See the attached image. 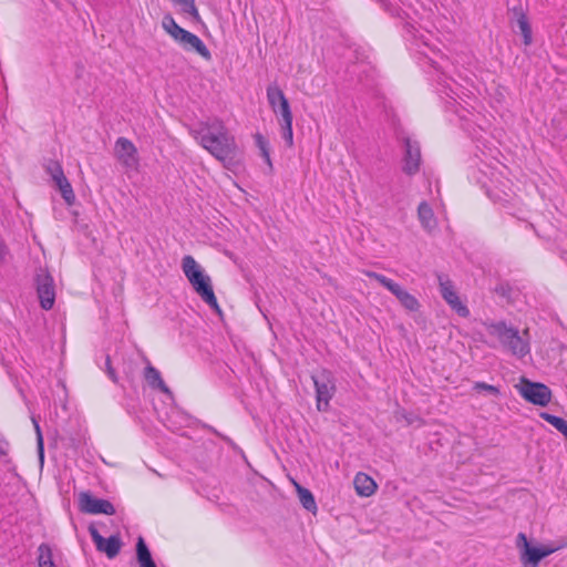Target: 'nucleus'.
Segmentation results:
<instances>
[{
  "label": "nucleus",
  "instance_id": "1",
  "mask_svg": "<svg viewBox=\"0 0 567 567\" xmlns=\"http://www.w3.org/2000/svg\"><path fill=\"white\" fill-rule=\"evenodd\" d=\"M189 133L203 148L225 165L234 159L237 144L220 120L200 122L192 126Z\"/></svg>",
  "mask_w": 567,
  "mask_h": 567
},
{
  "label": "nucleus",
  "instance_id": "2",
  "mask_svg": "<svg viewBox=\"0 0 567 567\" xmlns=\"http://www.w3.org/2000/svg\"><path fill=\"white\" fill-rule=\"evenodd\" d=\"M182 269L195 292L212 309L220 313L217 298L214 293L212 279L200 265L189 255L182 259Z\"/></svg>",
  "mask_w": 567,
  "mask_h": 567
},
{
  "label": "nucleus",
  "instance_id": "3",
  "mask_svg": "<svg viewBox=\"0 0 567 567\" xmlns=\"http://www.w3.org/2000/svg\"><path fill=\"white\" fill-rule=\"evenodd\" d=\"M486 331L489 336L497 338L502 347L511 354L517 358H524L530 351L528 331L525 330L523 336L514 327H508L505 321L484 322Z\"/></svg>",
  "mask_w": 567,
  "mask_h": 567
},
{
  "label": "nucleus",
  "instance_id": "4",
  "mask_svg": "<svg viewBox=\"0 0 567 567\" xmlns=\"http://www.w3.org/2000/svg\"><path fill=\"white\" fill-rule=\"evenodd\" d=\"M517 546L520 549L523 563L533 566H536L543 558L560 548V546H554L551 544H533L523 533H519L517 536Z\"/></svg>",
  "mask_w": 567,
  "mask_h": 567
},
{
  "label": "nucleus",
  "instance_id": "5",
  "mask_svg": "<svg viewBox=\"0 0 567 567\" xmlns=\"http://www.w3.org/2000/svg\"><path fill=\"white\" fill-rule=\"evenodd\" d=\"M519 394L529 403L546 406L551 401V390L544 383L533 382L522 378L518 386Z\"/></svg>",
  "mask_w": 567,
  "mask_h": 567
},
{
  "label": "nucleus",
  "instance_id": "6",
  "mask_svg": "<svg viewBox=\"0 0 567 567\" xmlns=\"http://www.w3.org/2000/svg\"><path fill=\"white\" fill-rule=\"evenodd\" d=\"M440 292L446 303L462 318L470 316L468 308L461 301L452 280L442 274L437 275Z\"/></svg>",
  "mask_w": 567,
  "mask_h": 567
},
{
  "label": "nucleus",
  "instance_id": "7",
  "mask_svg": "<svg viewBox=\"0 0 567 567\" xmlns=\"http://www.w3.org/2000/svg\"><path fill=\"white\" fill-rule=\"evenodd\" d=\"M312 381L316 388L317 408L319 411H326L334 393L332 378L329 372L321 371L312 375Z\"/></svg>",
  "mask_w": 567,
  "mask_h": 567
},
{
  "label": "nucleus",
  "instance_id": "8",
  "mask_svg": "<svg viewBox=\"0 0 567 567\" xmlns=\"http://www.w3.org/2000/svg\"><path fill=\"white\" fill-rule=\"evenodd\" d=\"M80 511L87 514H115L113 504L106 499L96 498L89 492H83L79 496Z\"/></svg>",
  "mask_w": 567,
  "mask_h": 567
},
{
  "label": "nucleus",
  "instance_id": "9",
  "mask_svg": "<svg viewBox=\"0 0 567 567\" xmlns=\"http://www.w3.org/2000/svg\"><path fill=\"white\" fill-rule=\"evenodd\" d=\"M404 156L402 171L413 176L420 171L421 165V150L416 141H412L410 137H404Z\"/></svg>",
  "mask_w": 567,
  "mask_h": 567
},
{
  "label": "nucleus",
  "instance_id": "10",
  "mask_svg": "<svg viewBox=\"0 0 567 567\" xmlns=\"http://www.w3.org/2000/svg\"><path fill=\"white\" fill-rule=\"evenodd\" d=\"M116 158L126 168L136 169L138 166V154L135 145L125 137H118L115 142Z\"/></svg>",
  "mask_w": 567,
  "mask_h": 567
},
{
  "label": "nucleus",
  "instance_id": "11",
  "mask_svg": "<svg viewBox=\"0 0 567 567\" xmlns=\"http://www.w3.org/2000/svg\"><path fill=\"white\" fill-rule=\"evenodd\" d=\"M37 291L40 305L44 310H50L55 301L53 279L44 271L37 275Z\"/></svg>",
  "mask_w": 567,
  "mask_h": 567
},
{
  "label": "nucleus",
  "instance_id": "12",
  "mask_svg": "<svg viewBox=\"0 0 567 567\" xmlns=\"http://www.w3.org/2000/svg\"><path fill=\"white\" fill-rule=\"evenodd\" d=\"M174 40L178 42L184 50L195 51L205 60L212 59L210 51L196 34L184 29Z\"/></svg>",
  "mask_w": 567,
  "mask_h": 567
},
{
  "label": "nucleus",
  "instance_id": "13",
  "mask_svg": "<svg viewBox=\"0 0 567 567\" xmlns=\"http://www.w3.org/2000/svg\"><path fill=\"white\" fill-rule=\"evenodd\" d=\"M92 539L100 551L105 553L110 558L115 557L121 549V539L117 536L104 538L96 529H91Z\"/></svg>",
  "mask_w": 567,
  "mask_h": 567
},
{
  "label": "nucleus",
  "instance_id": "14",
  "mask_svg": "<svg viewBox=\"0 0 567 567\" xmlns=\"http://www.w3.org/2000/svg\"><path fill=\"white\" fill-rule=\"evenodd\" d=\"M512 12L516 19V27L518 29V32L523 37V43L525 45H530L533 42V32L526 13L524 12L520 6L514 7L512 9Z\"/></svg>",
  "mask_w": 567,
  "mask_h": 567
},
{
  "label": "nucleus",
  "instance_id": "15",
  "mask_svg": "<svg viewBox=\"0 0 567 567\" xmlns=\"http://www.w3.org/2000/svg\"><path fill=\"white\" fill-rule=\"evenodd\" d=\"M144 379L152 389L158 390V391L167 394L168 396L173 395L171 390L168 389V386L163 381L161 372L156 368H154L151 363H147V365L145 368Z\"/></svg>",
  "mask_w": 567,
  "mask_h": 567
},
{
  "label": "nucleus",
  "instance_id": "16",
  "mask_svg": "<svg viewBox=\"0 0 567 567\" xmlns=\"http://www.w3.org/2000/svg\"><path fill=\"white\" fill-rule=\"evenodd\" d=\"M378 484L365 473H357V495L369 497L375 493Z\"/></svg>",
  "mask_w": 567,
  "mask_h": 567
},
{
  "label": "nucleus",
  "instance_id": "17",
  "mask_svg": "<svg viewBox=\"0 0 567 567\" xmlns=\"http://www.w3.org/2000/svg\"><path fill=\"white\" fill-rule=\"evenodd\" d=\"M396 299L401 302V305L409 311H417L420 308L419 300L403 289L400 285L396 286L395 290L392 292Z\"/></svg>",
  "mask_w": 567,
  "mask_h": 567
},
{
  "label": "nucleus",
  "instance_id": "18",
  "mask_svg": "<svg viewBox=\"0 0 567 567\" xmlns=\"http://www.w3.org/2000/svg\"><path fill=\"white\" fill-rule=\"evenodd\" d=\"M417 216H419V219H420L422 226L425 229L430 230L435 227L436 220L434 217L433 209L426 202L420 203V205L417 207Z\"/></svg>",
  "mask_w": 567,
  "mask_h": 567
},
{
  "label": "nucleus",
  "instance_id": "19",
  "mask_svg": "<svg viewBox=\"0 0 567 567\" xmlns=\"http://www.w3.org/2000/svg\"><path fill=\"white\" fill-rule=\"evenodd\" d=\"M136 556L140 564V567H156L151 551L144 542L143 537H138L136 543Z\"/></svg>",
  "mask_w": 567,
  "mask_h": 567
},
{
  "label": "nucleus",
  "instance_id": "20",
  "mask_svg": "<svg viewBox=\"0 0 567 567\" xmlns=\"http://www.w3.org/2000/svg\"><path fill=\"white\" fill-rule=\"evenodd\" d=\"M39 567H55L59 563L53 549L48 544H41L38 548Z\"/></svg>",
  "mask_w": 567,
  "mask_h": 567
},
{
  "label": "nucleus",
  "instance_id": "21",
  "mask_svg": "<svg viewBox=\"0 0 567 567\" xmlns=\"http://www.w3.org/2000/svg\"><path fill=\"white\" fill-rule=\"evenodd\" d=\"M54 183L65 203L69 206H72L75 203V195L65 175L56 179Z\"/></svg>",
  "mask_w": 567,
  "mask_h": 567
},
{
  "label": "nucleus",
  "instance_id": "22",
  "mask_svg": "<svg viewBox=\"0 0 567 567\" xmlns=\"http://www.w3.org/2000/svg\"><path fill=\"white\" fill-rule=\"evenodd\" d=\"M267 101L271 111L276 110L282 100L287 99L282 90L276 84H269L266 90Z\"/></svg>",
  "mask_w": 567,
  "mask_h": 567
},
{
  "label": "nucleus",
  "instance_id": "23",
  "mask_svg": "<svg viewBox=\"0 0 567 567\" xmlns=\"http://www.w3.org/2000/svg\"><path fill=\"white\" fill-rule=\"evenodd\" d=\"M296 486H297L299 501L302 504V506L307 511L315 512L317 509V505H316V501H315L312 493L309 489H307L298 484Z\"/></svg>",
  "mask_w": 567,
  "mask_h": 567
},
{
  "label": "nucleus",
  "instance_id": "24",
  "mask_svg": "<svg viewBox=\"0 0 567 567\" xmlns=\"http://www.w3.org/2000/svg\"><path fill=\"white\" fill-rule=\"evenodd\" d=\"M272 112L277 116L278 123L292 122V112L287 99L282 100Z\"/></svg>",
  "mask_w": 567,
  "mask_h": 567
},
{
  "label": "nucleus",
  "instance_id": "25",
  "mask_svg": "<svg viewBox=\"0 0 567 567\" xmlns=\"http://www.w3.org/2000/svg\"><path fill=\"white\" fill-rule=\"evenodd\" d=\"M540 417L553 425L557 431L564 434L567 430V420L561 416L550 414L548 412H542Z\"/></svg>",
  "mask_w": 567,
  "mask_h": 567
},
{
  "label": "nucleus",
  "instance_id": "26",
  "mask_svg": "<svg viewBox=\"0 0 567 567\" xmlns=\"http://www.w3.org/2000/svg\"><path fill=\"white\" fill-rule=\"evenodd\" d=\"M355 61H357V65L359 63L361 64H367V68H364L362 70L363 73L367 74V76H372V74L374 73L375 69L374 66L372 65V61H371V52H359V50L357 49V58H355Z\"/></svg>",
  "mask_w": 567,
  "mask_h": 567
},
{
  "label": "nucleus",
  "instance_id": "27",
  "mask_svg": "<svg viewBox=\"0 0 567 567\" xmlns=\"http://www.w3.org/2000/svg\"><path fill=\"white\" fill-rule=\"evenodd\" d=\"M256 145L260 151L261 156L269 167L272 166L270 153H269V143L268 141L259 133L255 135Z\"/></svg>",
  "mask_w": 567,
  "mask_h": 567
},
{
  "label": "nucleus",
  "instance_id": "28",
  "mask_svg": "<svg viewBox=\"0 0 567 567\" xmlns=\"http://www.w3.org/2000/svg\"><path fill=\"white\" fill-rule=\"evenodd\" d=\"M395 420L398 422L404 421L406 425H413L415 423L419 425L423 424V420L420 416L413 413H409L404 409L395 411Z\"/></svg>",
  "mask_w": 567,
  "mask_h": 567
},
{
  "label": "nucleus",
  "instance_id": "29",
  "mask_svg": "<svg viewBox=\"0 0 567 567\" xmlns=\"http://www.w3.org/2000/svg\"><path fill=\"white\" fill-rule=\"evenodd\" d=\"M162 25L164 30L173 38H177V35L184 30L179 27L173 17L166 16L163 19Z\"/></svg>",
  "mask_w": 567,
  "mask_h": 567
},
{
  "label": "nucleus",
  "instance_id": "30",
  "mask_svg": "<svg viewBox=\"0 0 567 567\" xmlns=\"http://www.w3.org/2000/svg\"><path fill=\"white\" fill-rule=\"evenodd\" d=\"M365 274L369 277L374 278L380 285H382L384 288H386L391 292H393V290H395L396 286L399 285L395 281H393L392 279H390L381 274L370 272V271H367Z\"/></svg>",
  "mask_w": 567,
  "mask_h": 567
},
{
  "label": "nucleus",
  "instance_id": "31",
  "mask_svg": "<svg viewBox=\"0 0 567 567\" xmlns=\"http://www.w3.org/2000/svg\"><path fill=\"white\" fill-rule=\"evenodd\" d=\"M473 390L478 393L484 391L495 396L499 395L501 393L497 386L481 381L474 383Z\"/></svg>",
  "mask_w": 567,
  "mask_h": 567
},
{
  "label": "nucleus",
  "instance_id": "32",
  "mask_svg": "<svg viewBox=\"0 0 567 567\" xmlns=\"http://www.w3.org/2000/svg\"><path fill=\"white\" fill-rule=\"evenodd\" d=\"M282 132V138L286 141L288 146H292L293 144V131H292V122L279 123Z\"/></svg>",
  "mask_w": 567,
  "mask_h": 567
},
{
  "label": "nucleus",
  "instance_id": "33",
  "mask_svg": "<svg viewBox=\"0 0 567 567\" xmlns=\"http://www.w3.org/2000/svg\"><path fill=\"white\" fill-rule=\"evenodd\" d=\"M181 11L185 14L190 16L194 20H199V13L195 6V0H189L186 3L179 6Z\"/></svg>",
  "mask_w": 567,
  "mask_h": 567
},
{
  "label": "nucleus",
  "instance_id": "34",
  "mask_svg": "<svg viewBox=\"0 0 567 567\" xmlns=\"http://www.w3.org/2000/svg\"><path fill=\"white\" fill-rule=\"evenodd\" d=\"M47 172L51 176L53 182H55L60 177L64 176L62 166L60 165L59 162H50L47 166Z\"/></svg>",
  "mask_w": 567,
  "mask_h": 567
},
{
  "label": "nucleus",
  "instance_id": "35",
  "mask_svg": "<svg viewBox=\"0 0 567 567\" xmlns=\"http://www.w3.org/2000/svg\"><path fill=\"white\" fill-rule=\"evenodd\" d=\"M32 423L34 425V430H35V433H37V443H38L39 455H40V458L43 460V436H42V432H41V429H40V425H39L38 421L34 417H32Z\"/></svg>",
  "mask_w": 567,
  "mask_h": 567
},
{
  "label": "nucleus",
  "instance_id": "36",
  "mask_svg": "<svg viewBox=\"0 0 567 567\" xmlns=\"http://www.w3.org/2000/svg\"><path fill=\"white\" fill-rule=\"evenodd\" d=\"M106 372L113 382H117V377L115 374L114 369L111 367V361L109 357L106 358Z\"/></svg>",
  "mask_w": 567,
  "mask_h": 567
},
{
  "label": "nucleus",
  "instance_id": "37",
  "mask_svg": "<svg viewBox=\"0 0 567 567\" xmlns=\"http://www.w3.org/2000/svg\"><path fill=\"white\" fill-rule=\"evenodd\" d=\"M7 255V247L3 243L0 241V261L4 259Z\"/></svg>",
  "mask_w": 567,
  "mask_h": 567
},
{
  "label": "nucleus",
  "instance_id": "38",
  "mask_svg": "<svg viewBox=\"0 0 567 567\" xmlns=\"http://www.w3.org/2000/svg\"><path fill=\"white\" fill-rule=\"evenodd\" d=\"M377 1L381 3V6L384 8V10H386L391 13L394 12V10L390 7V4L388 3L386 0H377Z\"/></svg>",
  "mask_w": 567,
  "mask_h": 567
},
{
  "label": "nucleus",
  "instance_id": "39",
  "mask_svg": "<svg viewBox=\"0 0 567 567\" xmlns=\"http://www.w3.org/2000/svg\"><path fill=\"white\" fill-rule=\"evenodd\" d=\"M7 443L0 440V455L6 454Z\"/></svg>",
  "mask_w": 567,
  "mask_h": 567
},
{
  "label": "nucleus",
  "instance_id": "40",
  "mask_svg": "<svg viewBox=\"0 0 567 567\" xmlns=\"http://www.w3.org/2000/svg\"><path fill=\"white\" fill-rule=\"evenodd\" d=\"M496 292L502 293V295H504V293H505V291H504V288H503V287L496 288Z\"/></svg>",
  "mask_w": 567,
  "mask_h": 567
},
{
  "label": "nucleus",
  "instance_id": "41",
  "mask_svg": "<svg viewBox=\"0 0 567 567\" xmlns=\"http://www.w3.org/2000/svg\"><path fill=\"white\" fill-rule=\"evenodd\" d=\"M169 1H171L174 6H177V2H178L179 0H169Z\"/></svg>",
  "mask_w": 567,
  "mask_h": 567
}]
</instances>
